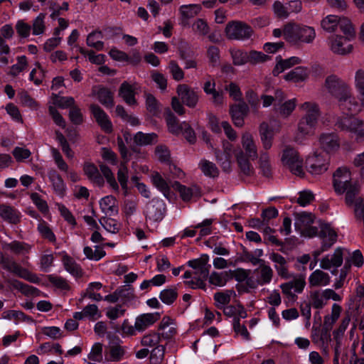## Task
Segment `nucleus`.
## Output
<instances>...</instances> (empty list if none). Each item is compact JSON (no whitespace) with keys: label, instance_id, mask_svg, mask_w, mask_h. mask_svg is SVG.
Wrapping results in <instances>:
<instances>
[{"label":"nucleus","instance_id":"nucleus-19","mask_svg":"<svg viewBox=\"0 0 364 364\" xmlns=\"http://www.w3.org/2000/svg\"><path fill=\"white\" fill-rule=\"evenodd\" d=\"M317 236L321 240L322 247L326 250L337 240V232L328 223H321L317 228Z\"/></svg>","mask_w":364,"mask_h":364},{"label":"nucleus","instance_id":"nucleus-25","mask_svg":"<svg viewBox=\"0 0 364 364\" xmlns=\"http://www.w3.org/2000/svg\"><path fill=\"white\" fill-rule=\"evenodd\" d=\"M160 318L159 312L142 314L135 319L136 328L138 332H142L152 326Z\"/></svg>","mask_w":364,"mask_h":364},{"label":"nucleus","instance_id":"nucleus-64","mask_svg":"<svg viewBox=\"0 0 364 364\" xmlns=\"http://www.w3.org/2000/svg\"><path fill=\"white\" fill-rule=\"evenodd\" d=\"M164 347L157 346L154 348L151 352L150 361L152 364H160L164 359Z\"/></svg>","mask_w":364,"mask_h":364},{"label":"nucleus","instance_id":"nucleus-56","mask_svg":"<svg viewBox=\"0 0 364 364\" xmlns=\"http://www.w3.org/2000/svg\"><path fill=\"white\" fill-rule=\"evenodd\" d=\"M16 60V63L13 65L10 68L9 74L12 76L18 75L24 70L28 65L27 59L25 55L17 57Z\"/></svg>","mask_w":364,"mask_h":364},{"label":"nucleus","instance_id":"nucleus-54","mask_svg":"<svg viewBox=\"0 0 364 364\" xmlns=\"http://www.w3.org/2000/svg\"><path fill=\"white\" fill-rule=\"evenodd\" d=\"M100 223L105 230L112 234L117 232L120 228L118 222L111 218L103 217L100 220Z\"/></svg>","mask_w":364,"mask_h":364},{"label":"nucleus","instance_id":"nucleus-49","mask_svg":"<svg viewBox=\"0 0 364 364\" xmlns=\"http://www.w3.org/2000/svg\"><path fill=\"white\" fill-rule=\"evenodd\" d=\"M199 166L201 171L206 176L214 178L218 175V169L213 162L207 160H202L199 164Z\"/></svg>","mask_w":364,"mask_h":364},{"label":"nucleus","instance_id":"nucleus-53","mask_svg":"<svg viewBox=\"0 0 364 364\" xmlns=\"http://www.w3.org/2000/svg\"><path fill=\"white\" fill-rule=\"evenodd\" d=\"M178 296V293L176 288H169L162 290L159 294V298L161 301L166 304H172Z\"/></svg>","mask_w":364,"mask_h":364},{"label":"nucleus","instance_id":"nucleus-22","mask_svg":"<svg viewBox=\"0 0 364 364\" xmlns=\"http://www.w3.org/2000/svg\"><path fill=\"white\" fill-rule=\"evenodd\" d=\"M165 209V203L162 200L153 199L146 206V217L154 221L161 220L164 217Z\"/></svg>","mask_w":364,"mask_h":364},{"label":"nucleus","instance_id":"nucleus-63","mask_svg":"<svg viewBox=\"0 0 364 364\" xmlns=\"http://www.w3.org/2000/svg\"><path fill=\"white\" fill-rule=\"evenodd\" d=\"M101 156L102 159L113 166L118 164V157L117 154L111 149L103 147L101 150Z\"/></svg>","mask_w":364,"mask_h":364},{"label":"nucleus","instance_id":"nucleus-52","mask_svg":"<svg viewBox=\"0 0 364 364\" xmlns=\"http://www.w3.org/2000/svg\"><path fill=\"white\" fill-rule=\"evenodd\" d=\"M102 35L100 31H94L90 33L87 38V45L97 50H102L103 43L102 41Z\"/></svg>","mask_w":364,"mask_h":364},{"label":"nucleus","instance_id":"nucleus-50","mask_svg":"<svg viewBox=\"0 0 364 364\" xmlns=\"http://www.w3.org/2000/svg\"><path fill=\"white\" fill-rule=\"evenodd\" d=\"M305 285L306 281L304 278L299 277L295 279L291 284H282L281 288L284 293H287L291 289H294V291L296 293H301L304 290Z\"/></svg>","mask_w":364,"mask_h":364},{"label":"nucleus","instance_id":"nucleus-32","mask_svg":"<svg viewBox=\"0 0 364 364\" xmlns=\"http://www.w3.org/2000/svg\"><path fill=\"white\" fill-rule=\"evenodd\" d=\"M0 217L5 221L16 224L20 221L21 213L11 206L0 205Z\"/></svg>","mask_w":364,"mask_h":364},{"label":"nucleus","instance_id":"nucleus-38","mask_svg":"<svg viewBox=\"0 0 364 364\" xmlns=\"http://www.w3.org/2000/svg\"><path fill=\"white\" fill-rule=\"evenodd\" d=\"M177 190L183 200H190L193 197H198L200 194V189L196 186L186 187L179 183H176Z\"/></svg>","mask_w":364,"mask_h":364},{"label":"nucleus","instance_id":"nucleus-14","mask_svg":"<svg viewBox=\"0 0 364 364\" xmlns=\"http://www.w3.org/2000/svg\"><path fill=\"white\" fill-rule=\"evenodd\" d=\"M333 188L336 194L343 195L347 188L354 183L351 182V174L346 167L338 168L333 173Z\"/></svg>","mask_w":364,"mask_h":364},{"label":"nucleus","instance_id":"nucleus-4","mask_svg":"<svg viewBox=\"0 0 364 364\" xmlns=\"http://www.w3.org/2000/svg\"><path fill=\"white\" fill-rule=\"evenodd\" d=\"M316 36L314 28L310 26L289 23L283 28V37L291 45L312 43Z\"/></svg>","mask_w":364,"mask_h":364},{"label":"nucleus","instance_id":"nucleus-3","mask_svg":"<svg viewBox=\"0 0 364 364\" xmlns=\"http://www.w3.org/2000/svg\"><path fill=\"white\" fill-rule=\"evenodd\" d=\"M208 262L209 256L207 255H203L199 258L188 261L187 264L192 268V270L184 273L183 278L186 279L185 283L192 289H204L205 281L208 277L210 268Z\"/></svg>","mask_w":364,"mask_h":364},{"label":"nucleus","instance_id":"nucleus-60","mask_svg":"<svg viewBox=\"0 0 364 364\" xmlns=\"http://www.w3.org/2000/svg\"><path fill=\"white\" fill-rule=\"evenodd\" d=\"M160 336L159 333H153L144 336L141 339V345L146 348H155L159 345Z\"/></svg>","mask_w":364,"mask_h":364},{"label":"nucleus","instance_id":"nucleus-36","mask_svg":"<svg viewBox=\"0 0 364 364\" xmlns=\"http://www.w3.org/2000/svg\"><path fill=\"white\" fill-rule=\"evenodd\" d=\"M83 171L87 178L93 183L102 186L104 183L103 178L97 167L91 163H85L83 166Z\"/></svg>","mask_w":364,"mask_h":364},{"label":"nucleus","instance_id":"nucleus-27","mask_svg":"<svg viewBox=\"0 0 364 364\" xmlns=\"http://www.w3.org/2000/svg\"><path fill=\"white\" fill-rule=\"evenodd\" d=\"M92 95L95 96L99 102L106 107H112L114 105L113 94L109 90L102 86L93 87Z\"/></svg>","mask_w":364,"mask_h":364},{"label":"nucleus","instance_id":"nucleus-6","mask_svg":"<svg viewBox=\"0 0 364 364\" xmlns=\"http://www.w3.org/2000/svg\"><path fill=\"white\" fill-rule=\"evenodd\" d=\"M354 87L358 92V99L355 98L350 89V96L346 102V111L351 114L360 113L364 108V70L358 69L354 75Z\"/></svg>","mask_w":364,"mask_h":364},{"label":"nucleus","instance_id":"nucleus-58","mask_svg":"<svg viewBox=\"0 0 364 364\" xmlns=\"http://www.w3.org/2000/svg\"><path fill=\"white\" fill-rule=\"evenodd\" d=\"M234 294L232 291L217 292L214 295L218 307L224 308L230 301V297Z\"/></svg>","mask_w":364,"mask_h":364},{"label":"nucleus","instance_id":"nucleus-18","mask_svg":"<svg viewBox=\"0 0 364 364\" xmlns=\"http://www.w3.org/2000/svg\"><path fill=\"white\" fill-rule=\"evenodd\" d=\"M176 93L183 104L194 108L199 102L198 92L186 84H180L176 87Z\"/></svg>","mask_w":364,"mask_h":364},{"label":"nucleus","instance_id":"nucleus-1","mask_svg":"<svg viewBox=\"0 0 364 364\" xmlns=\"http://www.w3.org/2000/svg\"><path fill=\"white\" fill-rule=\"evenodd\" d=\"M241 145L242 149H235L233 145L229 141L225 140L223 141V151H216L215 155L224 171H229L232 156H235L242 171L249 173L250 171L249 161L257 158V146L251 133L245 132L242 134Z\"/></svg>","mask_w":364,"mask_h":364},{"label":"nucleus","instance_id":"nucleus-35","mask_svg":"<svg viewBox=\"0 0 364 364\" xmlns=\"http://www.w3.org/2000/svg\"><path fill=\"white\" fill-rule=\"evenodd\" d=\"M269 259L274 263V267L279 275L286 279L289 277L287 264L284 257L277 253H272L269 255Z\"/></svg>","mask_w":364,"mask_h":364},{"label":"nucleus","instance_id":"nucleus-8","mask_svg":"<svg viewBox=\"0 0 364 364\" xmlns=\"http://www.w3.org/2000/svg\"><path fill=\"white\" fill-rule=\"evenodd\" d=\"M336 124L342 131L349 133L357 143L364 141V120L353 116L339 117Z\"/></svg>","mask_w":364,"mask_h":364},{"label":"nucleus","instance_id":"nucleus-44","mask_svg":"<svg viewBox=\"0 0 364 364\" xmlns=\"http://www.w3.org/2000/svg\"><path fill=\"white\" fill-rule=\"evenodd\" d=\"M63 262L65 269L72 275L79 277L81 275L82 271L80 267L66 254L63 255Z\"/></svg>","mask_w":364,"mask_h":364},{"label":"nucleus","instance_id":"nucleus-7","mask_svg":"<svg viewBox=\"0 0 364 364\" xmlns=\"http://www.w3.org/2000/svg\"><path fill=\"white\" fill-rule=\"evenodd\" d=\"M324 86L328 92L337 99L340 108L346 110L345 104L350 96V87L333 75L326 77Z\"/></svg>","mask_w":364,"mask_h":364},{"label":"nucleus","instance_id":"nucleus-10","mask_svg":"<svg viewBox=\"0 0 364 364\" xmlns=\"http://www.w3.org/2000/svg\"><path fill=\"white\" fill-rule=\"evenodd\" d=\"M282 161L294 175L299 176L304 175L303 160L294 149L291 147L285 148L283 150Z\"/></svg>","mask_w":364,"mask_h":364},{"label":"nucleus","instance_id":"nucleus-15","mask_svg":"<svg viewBox=\"0 0 364 364\" xmlns=\"http://www.w3.org/2000/svg\"><path fill=\"white\" fill-rule=\"evenodd\" d=\"M318 143L320 148L327 154L336 153L341 146L339 136L333 132L321 133L318 136Z\"/></svg>","mask_w":364,"mask_h":364},{"label":"nucleus","instance_id":"nucleus-21","mask_svg":"<svg viewBox=\"0 0 364 364\" xmlns=\"http://www.w3.org/2000/svg\"><path fill=\"white\" fill-rule=\"evenodd\" d=\"M346 252L342 248H337L335 251L325 256L320 262V267L324 269L331 270L340 267L343 263V257Z\"/></svg>","mask_w":364,"mask_h":364},{"label":"nucleus","instance_id":"nucleus-30","mask_svg":"<svg viewBox=\"0 0 364 364\" xmlns=\"http://www.w3.org/2000/svg\"><path fill=\"white\" fill-rule=\"evenodd\" d=\"M296 105L297 100L292 98L276 104L274 105V109L282 118H287L294 111Z\"/></svg>","mask_w":364,"mask_h":364},{"label":"nucleus","instance_id":"nucleus-9","mask_svg":"<svg viewBox=\"0 0 364 364\" xmlns=\"http://www.w3.org/2000/svg\"><path fill=\"white\" fill-rule=\"evenodd\" d=\"M320 26L324 32L334 33L338 30L341 31L347 30V28L353 27V24L345 16L328 14L321 19Z\"/></svg>","mask_w":364,"mask_h":364},{"label":"nucleus","instance_id":"nucleus-43","mask_svg":"<svg viewBox=\"0 0 364 364\" xmlns=\"http://www.w3.org/2000/svg\"><path fill=\"white\" fill-rule=\"evenodd\" d=\"M152 181L154 186L164 194L166 198H171L169 196L168 184L159 173H156L152 176Z\"/></svg>","mask_w":364,"mask_h":364},{"label":"nucleus","instance_id":"nucleus-20","mask_svg":"<svg viewBox=\"0 0 364 364\" xmlns=\"http://www.w3.org/2000/svg\"><path fill=\"white\" fill-rule=\"evenodd\" d=\"M317 124V122L301 117L297 124L294 141L296 143L301 144L306 136L314 134Z\"/></svg>","mask_w":364,"mask_h":364},{"label":"nucleus","instance_id":"nucleus-31","mask_svg":"<svg viewBox=\"0 0 364 364\" xmlns=\"http://www.w3.org/2000/svg\"><path fill=\"white\" fill-rule=\"evenodd\" d=\"M299 109L304 113L303 118L318 122L321 113L319 107L316 102H305L300 105Z\"/></svg>","mask_w":364,"mask_h":364},{"label":"nucleus","instance_id":"nucleus-12","mask_svg":"<svg viewBox=\"0 0 364 364\" xmlns=\"http://www.w3.org/2000/svg\"><path fill=\"white\" fill-rule=\"evenodd\" d=\"M225 32L230 40L245 41L252 36L253 31L244 22L232 21L227 24Z\"/></svg>","mask_w":364,"mask_h":364},{"label":"nucleus","instance_id":"nucleus-40","mask_svg":"<svg viewBox=\"0 0 364 364\" xmlns=\"http://www.w3.org/2000/svg\"><path fill=\"white\" fill-rule=\"evenodd\" d=\"M50 105L58 107L62 109L71 107L75 104V100L72 97H60L53 95L49 101Z\"/></svg>","mask_w":364,"mask_h":364},{"label":"nucleus","instance_id":"nucleus-33","mask_svg":"<svg viewBox=\"0 0 364 364\" xmlns=\"http://www.w3.org/2000/svg\"><path fill=\"white\" fill-rule=\"evenodd\" d=\"M136 87L127 82H124L119 90V96L121 97L127 104L133 105L136 103L135 100Z\"/></svg>","mask_w":364,"mask_h":364},{"label":"nucleus","instance_id":"nucleus-42","mask_svg":"<svg viewBox=\"0 0 364 364\" xmlns=\"http://www.w3.org/2000/svg\"><path fill=\"white\" fill-rule=\"evenodd\" d=\"M201 10V6L198 4L183 5L179 9L181 17L184 20L193 18L198 15Z\"/></svg>","mask_w":364,"mask_h":364},{"label":"nucleus","instance_id":"nucleus-37","mask_svg":"<svg viewBox=\"0 0 364 364\" xmlns=\"http://www.w3.org/2000/svg\"><path fill=\"white\" fill-rule=\"evenodd\" d=\"M87 364H98L103 361V346L100 343H95L91 348L87 355Z\"/></svg>","mask_w":364,"mask_h":364},{"label":"nucleus","instance_id":"nucleus-5","mask_svg":"<svg viewBox=\"0 0 364 364\" xmlns=\"http://www.w3.org/2000/svg\"><path fill=\"white\" fill-rule=\"evenodd\" d=\"M342 34L333 33L327 39L329 49L335 54L346 55L353 51L351 41L355 36L354 26L341 31Z\"/></svg>","mask_w":364,"mask_h":364},{"label":"nucleus","instance_id":"nucleus-51","mask_svg":"<svg viewBox=\"0 0 364 364\" xmlns=\"http://www.w3.org/2000/svg\"><path fill=\"white\" fill-rule=\"evenodd\" d=\"M326 304L323 291H314L310 294V305L315 309H322Z\"/></svg>","mask_w":364,"mask_h":364},{"label":"nucleus","instance_id":"nucleus-59","mask_svg":"<svg viewBox=\"0 0 364 364\" xmlns=\"http://www.w3.org/2000/svg\"><path fill=\"white\" fill-rule=\"evenodd\" d=\"M45 18L44 14H40L33 21V34L36 36L41 35L45 31Z\"/></svg>","mask_w":364,"mask_h":364},{"label":"nucleus","instance_id":"nucleus-11","mask_svg":"<svg viewBox=\"0 0 364 364\" xmlns=\"http://www.w3.org/2000/svg\"><path fill=\"white\" fill-rule=\"evenodd\" d=\"M315 216L311 213L302 212L296 215L295 229L304 237H314L317 235V228L312 226Z\"/></svg>","mask_w":364,"mask_h":364},{"label":"nucleus","instance_id":"nucleus-13","mask_svg":"<svg viewBox=\"0 0 364 364\" xmlns=\"http://www.w3.org/2000/svg\"><path fill=\"white\" fill-rule=\"evenodd\" d=\"M280 123L277 120H272L269 122H264L260 124L259 132L264 149L268 150L272 147L274 136L280 130Z\"/></svg>","mask_w":364,"mask_h":364},{"label":"nucleus","instance_id":"nucleus-48","mask_svg":"<svg viewBox=\"0 0 364 364\" xmlns=\"http://www.w3.org/2000/svg\"><path fill=\"white\" fill-rule=\"evenodd\" d=\"M45 75V70L38 63H36L35 68L30 73L29 80L33 81L35 85H39L43 82Z\"/></svg>","mask_w":364,"mask_h":364},{"label":"nucleus","instance_id":"nucleus-57","mask_svg":"<svg viewBox=\"0 0 364 364\" xmlns=\"http://www.w3.org/2000/svg\"><path fill=\"white\" fill-rule=\"evenodd\" d=\"M228 281L227 272H213L209 277V282L217 287H223L226 284Z\"/></svg>","mask_w":364,"mask_h":364},{"label":"nucleus","instance_id":"nucleus-28","mask_svg":"<svg viewBox=\"0 0 364 364\" xmlns=\"http://www.w3.org/2000/svg\"><path fill=\"white\" fill-rule=\"evenodd\" d=\"M309 75V69L306 67L299 66L284 75V78L287 82L299 83L306 81Z\"/></svg>","mask_w":364,"mask_h":364},{"label":"nucleus","instance_id":"nucleus-23","mask_svg":"<svg viewBox=\"0 0 364 364\" xmlns=\"http://www.w3.org/2000/svg\"><path fill=\"white\" fill-rule=\"evenodd\" d=\"M249 112V107L245 102L233 105L230 107V114L232 120L236 127H242L244 125V119Z\"/></svg>","mask_w":364,"mask_h":364},{"label":"nucleus","instance_id":"nucleus-2","mask_svg":"<svg viewBox=\"0 0 364 364\" xmlns=\"http://www.w3.org/2000/svg\"><path fill=\"white\" fill-rule=\"evenodd\" d=\"M117 146L119 152L122 159V161L118 166L117 173V181L116 180L113 172L105 164H100V168L110 188H112L113 191L116 192H118L119 190V183L122 190L125 193H127L128 190L129 180V170L127 167V162L130 159V154L128 149H127L123 139L120 136H118L117 138Z\"/></svg>","mask_w":364,"mask_h":364},{"label":"nucleus","instance_id":"nucleus-55","mask_svg":"<svg viewBox=\"0 0 364 364\" xmlns=\"http://www.w3.org/2000/svg\"><path fill=\"white\" fill-rule=\"evenodd\" d=\"M83 252L87 259L95 261L100 260L105 255L104 250L98 246H95V250L90 247H85Z\"/></svg>","mask_w":364,"mask_h":364},{"label":"nucleus","instance_id":"nucleus-24","mask_svg":"<svg viewBox=\"0 0 364 364\" xmlns=\"http://www.w3.org/2000/svg\"><path fill=\"white\" fill-rule=\"evenodd\" d=\"M90 109L94 118L102 129L108 133L111 132L112 131V122L103 109L96 105H92Z\"/></svg>","mask_w":364,"mask_h":364},{"label":"nucleus","instance_id":"nucleus-61","mask_svg":"<svg viewBox=\"0 0 364 364\" xmlns=\"http://www.w3.org/2000/svg\"><path fill=\"white\" fill-rule=\"evenodd\" d=\"M272 275L273 271L272 268L267 264H262V267H259V284H265L269 283L272 280Z\"/></svg>","mask_w":364,"mask_h":364},{"label":"nucleus","instance_id":"nucleus-46","mask_svg":"<svg viewBox=\"0 0 364 364\" xmlns=\"http://www.w3.org/2000/svg\"><path fill=\"white\" fill-rule=\"evenodd\" d=\"M230 52L234 65H243L248 63V52L237 48H232Z\"/></svg>","mask_w":364,"mask_h":364},{"label":"nucleus","instance_id":"nucleus-29","mask_svg":"<svg viewBox=\"0 0 364 364\" xmlns=\"http://www.w3.org/2000/svg\"><path fill=\"white\" fill-rule=\"evenodd\" d=\"M48 176L55 193L60 197L64 196L66 186L59 173L55 170H50Z\"/></svg>","mask_w":364,"mask_h":364},{"label":"nucleus","instance_id":"nucleus-45","mask_svg":"<svg viewBox=\"0 0 364 364\" xmlns=\"http://www.w3.org/2000/svg\"><path fill=\"white\" fill-rule=\"evenodd\" d=\"M37 230L42 237L51 242L56 240V237L50 226L43 220H41L37 226Z\"/></svg>","mask_w":364,"mask_h":364},{"label":"nucleus","instance_id":"nucleus-39","mask_svg":"<svg viewBox=\"0 0 364 364\" xmlns=\"http://www.w3.org/2000/svg\"><path fill=\"white\" fill-rule=\"evenodd\" d=\"M342 311V308L337 304H333L331 308V313L324 317L323 326L326 330L332 328L334 323L338 319Z\"/></svg>","mask_w":364,"mask_h":364},{"label":"nucleus","instance_id":"nucleus-17","mask_svg":"<svg viewBox=\"0 0 364 364\" xmlns=\"http://www.w3.org/2000/svg\"><path fill=\"white\" fill-rule=\"evenodd\" d=\"M328 167V160L317 153L309 155L306 159V168L312 175H321L327 171Z\"/></svg>","mask_w":364,"mask_h":364},{"label":"nucleus","instance_id":"nucleus-16","mask_svg":"<svg viewBox=\"0 0 364 364\" xmlns=\"http://www.w3.org/2000/svg\"><path fill=\"white\" fill-rule=\"evenodd\" d=\"M0 264L4 269L14 273L24 279L33 283H38L40 282V279L36 274H33L26 269L22 268L16 262L9 258L3 257L0 261Z\"/></svg>","mask_w":364,"mask_h":364},{"label":"nucleus","instance_id":"nucleus-47","mask_svg":"<svg viewBox=\"0 0 364 364\" xmlns=\"http://www.w3.org/2000/svg\"><path fill=\"white\" fill-rule=\"evenodd\" d=\"M125 353L123 347L120 346H112L109 348V351L105 354V360L107 361H119Z\"/></svg>","mask_w":364,"mask_h":364},{"label":"nucleus","instance_id":"nucleus-41","mask_svg":"<svg viewBox=\"0 0 364 364\" xmlns=\"http://www.w3.org/2000/svg\"><path fill=\"white\" fill-rule=\"evenodd\" d=\"M134 143L139 146H146L157 141V136L154 133L144 134L143 132H137L134 137Z\"/></svg>","mask_w":364,"mask_h":364},{"label":"nucleus","instance_id":"nucleus-62","mask_svg":"<svg viewBox=\"0 0 364 364\" xmlns=\"http://www.w3.org/2000/svg\"><path fill=\"white\" fill-rule=\"evenodd\" d=\"M269 59V58L261 51L251 50L248 52V63L252 64L264 63Z\"/></svg>","mask_w":364,"mask_h":364},{"label":"nucleus","instance_id":"nucleus-34","mask_svg":"<svg viewBox=\"0 0 364 364\" xmlns=\"http://www.w3.org/2000/svg\"><path fill=\"white\" fill-rule=\"evenodd\" d=\"M309 282L311 287L326 286L330 282V277L328 274L320 269H316L310 274Z\"/></svg>","mask_w":364,"mask_h":364},{"label":"nucleus","instance_id":"nucleus-26","mask_svg":"<svg viewBox=\"0 0 364 364\" xmlns=\"http://www.w3.org/2000/svg\"><path fill=\"white\" fill-rule=\"evenodd\" d=\"M99 204L101 211L106 215L114 216L118 213V203L113 196L109 195L102 198Z\"/></svg>","mask_w":364,"mask_h":364}]
</instances>
